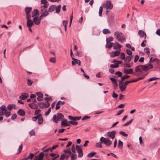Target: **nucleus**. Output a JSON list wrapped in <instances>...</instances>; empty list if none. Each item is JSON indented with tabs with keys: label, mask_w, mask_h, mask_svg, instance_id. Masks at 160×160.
Instances as JSON below:
<instances>
[{
	"label": "nucleus",
	"mask_w": 160,
	"mask_h": 160,
	"mask_svg": "<svg viewBox=\"0 0 160 160\" xmlns=\"http://www.w3.org/2000/svg\"><path fill=\"white\" fill-rule=\"evenodd\" d=\"M114 36L118 41L121 43H123L125 41L124 36L121 32L119 31L115 32Z\"/></svg>",
	"instance_id": "f257e3e1"
},
{
	"label": "nucleus",
	"mask_w": 160,
	"mask_h": 160,
	"mask_svg": "<svg viewBox=\"0 0 160 160\" xmlns=\"http://www.w3.org/2000/svg\"><path fill=\"white\" fill-rule=\"evenodd\" d=\"M48 4H43L41 6V13L42 14L40 16V19L42 18L45 17H46L48 14V11H47V9L48 8Z\"/></svg>",
	"instance_id": "f03ea898"
},
{
	"label": "nucleus",
	"mask_w": 160,
	"mask_h": 160,
	"mask_svg": "<svg viewBox=\"0 0 160 160\" xmlns=\"http://www.w3.org/2000/svg\"><path fill=\"white\" fill-rule=\"evenodd\" d=\"M143 65H138L135 68V72L134 75L136 76H138L142 74L143 71H144Z\"/></svg>",
	"instance_id": "7ed1b4c3"
},
{
	"label": "nucleus",
	"mask_w": 160,
	"mask_h": 160,
	"mask_svg": "<svg viewBox=\"0 0 160 160\" xmlns=\"http://www.w3.org/2000/svg\"><path fill=\"white\" fill-rule=\"evenodd\" d=\"M64 118V116L61 113H58L56 115H54L52 119L55 123H57L58 121H62Z\"/></svg>",
	"instance_id": "20e7f679"
},
{
	"label": "nucleus",
	"mask_w": 160,
	"mask_h": 160,
	"mask_svg": "<svg viewBox=\"0 0 160 160\" xmlns=\"http://www.w3.org/2000/svg\"><path fill=\"white\" fill-rule=\"evenodd\" d=\"M100 141L102 142H103L107 146H110L112 144V142L109 139L104 138L103 137H101L100 139Z\"/></svg>",
	"instance_id": "39448f33"
},
{
	"label": "nucleus",
	"mask_w": 160,
	"mask_h": 160,
	"mask_svg": "<svg viewBox=\"0 0 160 160\" xmlns=\"http://www.w3.org/2000/svg\"><path fill=\"white\" fill-rule=\"evenodd\" d=\"M119 82V88L121 91L122 92L125 90L126 88V87L124 85V82H121L118 81Z\"/></svg>",
	"instance_id": "423d86ee"
},
{
	"label": "nucleus",
	"mask_w": 160,
	"mask_h": 160,
	"mask_svg": "<svg viewBox=\"0 0 160 160\" xmlns=\"http://www.w3.org/2000/svg\"><path fill=\"white\" fill-rule=\"evenodd\" d=\"M120 51L121 49H119L118 50H116L115 52H112L110 53V56L112 57L113 58L115 56H119L120 54Z\"/></svg>",
	"instance_id": "0eeeda50"
},
{
	"label": "nucleus",
	"mask_w": 160,
	"mask_h": 160,
	"mask_svg": "<svg viewBox=\"0 0 160 160\" xmlns=\"http://www.w3.org/2000/svg\"><path fill=\"white\" fill-rule=\"evenodd\" d=\"M107 10L108 9H111L113 7L112 4H111L110 1H108L106 2V5L105 6Z\"/></svg>",
	"instance_id": "6e6552de"
},
{
	"label": "nucleus",
	"mask_w": 160,
	"mask_h": 160,
	"mask_svg": "<svg viewBox=\"0 0 160 160\" xmlns=\"http://www.w3.org/2000/svg\"><path fill=\"white\" fill-rule=\"evenodd\" d=\"M7 110L6 107L4 105L2 106L0 108V116L4 115V113Z\"/></svg>",
	"instance_id": "1a4fd4ad"
},
{
	"label": "nucleus",
	"mask_w": 160,
	"mask_h": 160,
	"mask_svg": "<svg viewBox=\"0 0 160 160\" xmlns=\"http://www.w3.org/2000/svg\"><path fill=\"white\" fill-rule=\"evenodd\" d=\"M72 59L73 60L72 62V66L75 65L76 63L79 66L81 65V62L79 60L75 59L74 58H72Z\"/></svg>",
	"instance_id": "9d476101"
},
{
	"label": "nucleus",
	"mask_w": 160,
	"mask_h": 160,
	"mask_svg": "<svg viewBox=\"0 0 160 160\" xmlns=\"http://www.w3.org/2000/svg\"><path fill=\"white\" fill-rule=\"evenodd\" d=\"M116 132L115 131H112L111 132H109L107 133L108 136L111 138L112 139L115 138V136Z\"/></svg>",
	"instance_id": "9b49d317"
},
{
	"label": "nucleus",
	"mask_w": 160,
	"mask_h": 160,
	"mask_svg": "<svg viewBox=\"0 0 160 160\" xmlns=\"http://www.w3.org/2000/svg\"><path fill=\"white\" fill-rule=\"evenodd\" d=\"M144 71H147L153 68V66L150 64L143 65Z\"/></svg>",
	"instance_id": "f8f14e48"
},
{
	"label": "nucleus",
	"mask_w": 160,
	"mask_h": 160,
	"mask_svg": "<svg viewBox=\"0 0 160 160\" xmlns=\"http://www.w3.org/2000/svg\"><path fill=\"white\" fill-rule=\"evenodd\" d=\"M112 62L114 63V65H115V67L116 68H118V65L122 63V62L121 61H117L115 59H114Z\"/></svg>",
	"instance_id": "ddd939ff"
},
{
	"label": "nucleus",
	"mask_w": 160,
	"mask_h": 160,
	"mask_svg": "<svg viewBox=\"0 0 160 160\" xmlns=\"http://www.w3.org/2000/svg\"><path fill=\"white\" fill-rule=\"evenodd\" d=\"M42 19H40V17L39 18L37 17H35L33 18V22L35 24L38 25L40 23V21Z\"/></svg>",
	"instance_id": "4468645a"
},
{
	"label": "nucleus",
	"mask_w": 160,
	"mask_h": 160,
	"mask_svg": "<svg viewBox=\"0 0 160 160\" xmlns=\"http://www.w3.org/2000/svg\"><path fill=\"white\" fill-rule=\"evenodd\" d=\"M138 34L141 37L143 38L144 37V39H146V34L142 30H139Z\"/></svg>",
	"instance_id": "2eb2a0df"
},
{
	"label": "nucleus",
	"mask_w": 160,
	"mask_h": 160,
	"mask_svg": "<svg viewBox=\"0 0 160 160\" xmlns=\"http://www.w3.org/2000/svg\"><path fill=\"white\" fill-rule=\"evenodd\" d=\"M36 94L38 96L37 98L38 101H42L43 99V94L40 92H36Z\"/></svg>",
	"instance_id": "dca6fc26"
},
{
	"label": "nucleus",
	"mask_w": 160,
	"mask_h": 160,
	"mask_svg": "<svg viewBox=\"0 0 160 160\" xmlns=\"http://www.w3.org/2000/svg\"><path fill=\"white\" fill-rule=\"evenodd\" d=\"M68 118L69 119L72 120V121H76L78 120H79L81 118V116L79 117H73L71 116H69Z\"/></svg>",
	"instance_id": "f3484780"
},
{
	"label": "nucleus",
	"mask_w": 160,
	"mask_h": 160,
	"mask_svg": "<svg viewBox=\"0 0 160 160\" xmlns=\"http://www.w3.org/2000/svg\"><path fill=\"white\" fill-rule=\"evenodd\" d=\"M124 73L126 74H130L132 73L134 74V72H133V69L132 68L125 69H124Z\"/></svg>",
	"instance_id": "a211bd4d"
},
{
	"label": "nucleus",
	"mask_w": 160,
	"mask_h": 160,
	"mask_svg": "<svg viewBox=\"0 0 160 160\" xmlns=\"http://www.w3.org/2000/svg\"><path fill=\"white\" fill-rule=\"evenodd\" d=\"M29 96L28 94L27 93H22V95L19 96V98L21 100L26 99Z\"/></svg>",
	"instance_id": "6ab92c4d"
},
{
	"label": "nucleus",
	"mask_w": 160,
	"mask_h": 160,
	"mask_svg": "<svg viewBox=\"0 0 160 160\" xmlns=\"http://www.w3.org/2000/svg\"><path fill=\"white\" fill-rule=\"evenodd\" d=\"M33 22L32 20H28L27 25L28 27L31 28L33 24Z\"/></svg>",
	"instance_id": "aec40b11"
},
{
	"label": "nucleus",
	"mask_w": 160,
	"mask_h": 160,
	"mask_svg": "<svg viewBox=\"0 0 160 160\" xmlns=\"http://www.w3.org/2000/svg\"><path fill=\"white\" fill-rule=\"evenodd\" d=\"M32 17L35 16H38L39 15V12L37 9H34L32 12Z\"/></svg>",
	"instance_id": "412c9836"
},
{
	"label": "nucleus",
	"mask_w": 160,
	"mask_h": 160,
	"mask_svg": "<svg viewBox=\"0 0 160 160\" xmlns=\"http://www.w3.org/2000/svg\"><path fill=\"white\" fill-rule=\"evenodd\" d=\"M29 106L32 109H37L38 108V105L34 103H31L29 104Z\"/></svg>",
	"instance_id": "4be33fe9"
},
{
	"label": "nucleus",
	"mask_w": 160,
	"mask_h": 160,
	"mask_svg": "<svg viewBox=\"0 0 160 160\" xmlns=\"http://www.w3.org/2000/svg\"><path fill=\"white\" fill-rule=\"evenodd\" d=\"M113 49H116L118 48H119V49L121 48V45H120L119 43L118 42H116L113 45Z\"/></svg>",
	"instance_id": "5701e85b"
},
{
	"label": "nucleus",
	"mask_w": 160,
	"mask_h": 160,
	"mask_svg": "<svg viewBox=\"0 0 160 160\" xmlns=\"http://www.w3.org/2000/svg\"><path fill=\"white\" fill-rule=\"evenodd\" d=\"M18 113L20 116H24L25 115V112L23 110L20 109L18 111Z\"/></svg>",
	"instance_id": "b1692460"
},
{
	"label": "nucleus",
	"mask_w": 160,
	"mask_h": 160,
	"mask_svg": "<svg viewBox=\"0 0 160 160\" xmlns=\"http://www.w3.org/2000/svg\"><path fill=\"white\" fill-rule=\"evenodd\" d=\"M61 125L65 126H69L68 121L66 119L64 120L61 122Z\"/></svg>",
	"instance_id": "393cba45"
},
{
	"label": "nucleus",
	"mask_w": 160,
	"mask_h": 160,
	"mask_svg": "<svg viewBox=\"0 0 160 160\" xmlns=\"http://www.w3.org/2000/svg\"><path fill=\"white\" fill-rule=\"evenodd\" d=\"M55 6L54 5H52L48 9V12H52L54 11L55 9Z\"/></svg>",
	"instance_id": "a878e982"
},
{
	"label": "nucleus",
	"mask_w": 160,
	"mask_h": 160,
	"mask_svg": "<svg viewBox=\"0 0 160 160\" xmlns=\"http://www.w3.org/2000/svg\"><path fill=\"white\" fill-rule=\"evenodd\" d=\"M15 104H9L7 107V109L11 111L12 108H15Z\"/></svg>",
	"instance_id": "bb28decb"
},
{
	"label": "nucleus",
	"mask_w": 160,
	"mask_h": 160,
	"mask_svg": "<svg viewBox=\"0 0 160 160\" xmlns=\"http://www.w3.org/2000/svg\"><path fill=\"white\" fill-rule=\"evenodd\" d=\"M76 149L78 153L79 152H82V149L80 146L76 145Z\"/></svg>",
	"instance_id": "cd10ccee"
},
{
	"label": "nucleus",
	"mask_w": 160,
	"mask_h": 160,
	"mask_svg": "<svg viewBox=\"0 0 160 160\" xmlns=\"http://www.w3.org/2000/svg\"><path fill=\"white\" fill-rule=\"evenodd\" d=\"M39 117H42V115L41 114H39V115L36 117L32 118V120L33 121H36L37 119H38Z\"/></svg>",
	"instance_id": "c85d7f7f"
},
{
	"label": "nucleus",
	"mask_w": 160,
	"mask_h": 160,
	"mask_svg": "<svg viewBox=\"0 0 160 160\" xmlns=\"http://www.w3.org/2000/svg\"><path fill=\"white\" fill-rule=\"evenodd\" d=\"M130 77V76L129 75H124L123 77H122L121 78V80H119L118 81H120L121 82H122L125 79L128 78Z\"/></svg>",
	"instance_id": "c756f323"
},
{
	"label": "nucleus",
	"mask_w": 160,
	"mask_h": 160,
	"mask_svg": "<svg viewBox=\"0 0 160 160\" xmlns=\"http://www.w3.org/2000/svg\"><path fill=\"white\" fill-rule=\"evenodd\" d=\"M43 121V119L42 117H39L38 119V123L40 125L42 124Z\"/></svg>",
	"instance_id": "7c9ffc66"
},
{
	"label": "nucleus",
	"mask_w": 160,
	"mask_h": 160,
	"mask_svg": "<svg viewBox=\"0 0 160 160\" xmlns=\"http://www.w3.org/2000/svg\"><path fill=\"white\" fill-rule=\"evenodd\" d=\"M113 45L112 43L110 42L108 43V44H107V43L105 46L106 48L110 49L112 47Z\"/></svg>",
	"instance_id": "2f4dec72"
},
{
	"label": "nucleus",
	"mask_w": 160,
	"mask_h": 160,
	"mask_svg": "<svg viewBox=\"0 0 160 160\" xmlns=\"http://www.w3.org/2000/svg\"><path fill=\"white\" fill-rule=\"evenodd\" d=\"M113 38L112 37H110L108 38H106V42L107 44H108V43L111 42L113 41Z\"/></svg>",
	"instance_id": "473e14b6"
},
{
	"label": "nucleus",
	"mask_w": 160,
	"mask_h": 160,
	"mask_svg": "<svg viewBox=\"0 0 160 160\" xmlns=\"http://www.w3.org/2000/svg\"><path fill=\"white\" fill-rule=\"evenodd\" d=\"M61 6L59 5L56 8V12L57 13H59L60 11Z\"/></svg>",
	"instance_id": "72a5a7b5"
},
{
	"label": "nucleus",
	"mask_w": 160,
	"mask_h": 160,
	"mask_svg": "<svg viewBox=\"0 0 160 160\" xmlns=\"http://www.w3.org/2000/svg\"><path fill=\"white\" fill-rule=\"evenodd\" d=\"M96 152H91L89 153L87 157L89 158H92L96 154Z\"/></svg>",
	"instance_id": "f704fd0d"
},
{
	"label": "nucleus",
	"mask_w": 160,
	"mask_h": 160,
	"mask_svg": "<svg viewBox=\"0 0 160 160\" xmlns=\"http://www.w3.org/2000/svg\"><path fill=\"white\" fill-rule=\"evenodd\" d=\"M77 157V155L75 153H72L71 155V160H75Z\"/></svg>",
	"instance_id": "c9c22d12"
},
{
	"label": "nucleus",
	"mask_w": 160,
	"mask_h": 160,
	"mask_svg": "<svg viewBox=\"0 0 160 160\" xmlns=\"http://www.w3.org/2000/svg\"><path fill=\"white\" fill-rule=\"evenodd\" d=\"M10 111H7V110L4 113V115L6 118L9 117L10 115Z\"/></svg>",
	"instance_id": "e433bc0d"
},
{
	"label": "nucleus",
	"mask_w": 160,
	"mask_h": 160,
	"mask_svg": "<svg viewBox=\"0 0 160 160\" xmlns=\"http://www.w3.org/2000/svg\"><path fill=\"white\" fill-rule=\"evenodd\" d=\"M102 32L104 34H106L107 33H110L111 32L110 30L108 29H104L102 30Z\"/></svg>",
	"instance_id": "4c0bfd02"
},
{
	"label": "nucleus",
	"mask_w": 160,
	"mask_h": 160,
	"mask_svg": "<svg viewBox=\"0 0 160 160\" xmlns=\"http://www.w3.org/2000/svg\"><path fill=\"white\" fill-rule=\"evenodd\" d=\"M144 52L148 55L150 54L149 49L148 48H145L144 49Z\"/></svg>",
	"instance_id": "58836bf2"
},
{
	"label": "nucleus",
	"mask_w": 160,
	"mask_h": 160,
	"mask_svg": "<svg viewBox=\"0 0 160 160\" xmlns=\"http://www.w3.org/2000/svg\"><path fill=\"white\" fill-rule=\"evenodd\" d=\"M32 8L30 7H27L25 8V11L26 14L30 13V12L31 11Z\"/></svg>",
	"instance_id": "ea45409f"
},
{
	"label": "nucleus",
	"mask_w": 160,
	"mask_h": 160,
	"mask_svg": "<svg viewBox=\"0 0 160 160\" xmlns=\"http://www.w3.org/2000/svg\"><path fill=\"white\" fill-rule=\"evenodd\" d=\"M123 147V142L120 140H119L118 143V147L120 148L121 149Z\"/></svg>",
	"instance_id": "a19ab883"
},
{
	"label": "nucleus",
	"mask_w": 160,
	"mask_h": 160,
	"mask_svg": "<svg viewBox=\"0 0 160 160\" xmlns=\"http://www.w3.org/2000/svg\"><path fill=\"white\" fill-rule=\"evenodd\" d=\"M110 79L111 81L112 82V83L113 84H116V87H117L118 84L116 82V79L113 78L111 77L110 78Z\"/></svg>",
	"instance_id": "79ce46f5"
},
{
	"label": "nucleus",
	"mask_w": 160,
	"mask_h": 160,
	"mask_svg": "<svg viewBox=\"0 0 160 160\" xmlns=\"http://www.w3.org/2000/svg\"><path fill=\"white\" fill-rule=\"evenodd\" d=\"M44 105V108H48L50 106V104L48 101H46L44 103H43Z\"/></svg>",
	"instance_id": "37998d69"
},
{
	"label": "nucleus",
	"mask_w": 160,
	"mask_h": 160,
	"mask_svg": "<svg viewBox=\"0 0 160 160\" xmlns=\"http://www.w3.org/2000/svg\"><path fill=\"white\" fill-rule=\"evenodd\" d=\"M131 58L130 56H127L126 57V59L125 60V61L127 62H129L131 61Z\"/></svg>",
	"instance_id": "c03bdc74"
},
{
	"label": "nucleus",
	"mask_w": 160,
	"mask_h": 160,
	"mask_svg": "<svg viewBox=\"0 0 160 160\" xmlns=\"http://www.w3.org/2000/svg\"><path fill=\"white\" fill-rule=\"evenodd\" d=\"M133 120V119H131L129 121L127 122L126 123L123 125V126H126L130 124Z\"/></svg>",
	"instance_id": "a18cd8bd"
},
{
	"label": "nucleus",
	"mask_w": 160,
	"mask_h": 160,
	"mask_svg": "<svg viewBox=\"0 0 160 160\" xmlns=\"http://www.w3.org/2000/svg\"><path fill=\"white\" fill-rule=\"evenodd\" d=\"M118 95L117 93H115L114 91L113 92L112 94V96L113 98L116 99L118 98Z\"/></svg>",
	"instance_id": "49530a36"
},
{
	"label": "nucleus",
	"mask_w": 160,
	"mask_h": 160,
	"mask_svg": "<svg viewBox=\"0 0 160 160\" xmlns=\"http://www.w3.org/2000/svg\"><path fill=\"white\" fill-rule=\"evenodd\" d=\"M56 58H51L49 59V62H51L55 63L56 62Z\"/></svg>",
	"instance_id": "de8ad7c7"
},
{
	"label": "nucleus",
	"mask_w": 160,
	"mask_h": 160,
	"mask_svg": "<svg viewBox=\"0 0 160 160\" xmlns=\"http://www.w3.org/2000/svg\"><path fill=\"white\" fill-rule=\"evenodd\" d=\"M29 134L30 137L35 135V132L33 129L32 130L29 132Z\"/></svg>",
	"instance_id": "09e8293b"
},
{
	"label": "nucleus",
	"mask_w": 160,
	"mask_h": 160,
	"mask_svg": "<svg viewBox=\"0 0 160 160\" xmlns=\"http://www.w3.org/2000/svg\"><path fill=\"white\" fill-rule=\"evenodd\" d=\"M159 78H156V77H152V78H149L148 80V82H150L152 81H153V80H156L157 79H159Z\"/></svg>",
	"instance_id": "8fccbe9b"
},
{
	"label": "nucleus",
	"mask_w": 160,
	"mask_h": 160,
	"mask_svg": "<svg viewBox=\"0 0 160 160\" xmlns=\"http://www.w3.org/2000/svg\"><path fill=\"white\" fill-rule=\"evenodd\" d=\"M38 105L40 108H41L43 109L44 108V104H43V103L42 102H39L38 103Z\"/></svg>",
	"instance_id": "3c124183"
},
{
	"label": "nucleus",
	"mask_w": 160,
	"mask_h": 160,
	"mask_svg": "<svg viewBox=\"0 0 160 160\" xmlns=\"http://www.w3.org/2000/svg\"><path fill=\"white\" fill-rule=\"evenodd\" d=\"M103 8L102 7H100L99 9V14L100 16H101Z\"/></svg>",
	"instance_id": "603ef678"
},
{
	"label": "nucleus",
	"mask_w": 160,
	"mask_h": 160,
	"mask_svg": "<svg viewBox=\"0 0 160 160\" xmlns=\"http://www.w3.org/2000/svg\"><path fill=\"white\" fill-rule=\"evenodd\" d=\"M121 58L122 60H125V54L122 52V53L120 55Z\"/></svg>",
	"instance_id": "864d4df0"
},
{
	"label": "nucleus",
	"mask_w": 160,
	"mask_h": 160,
	"mask_svg": "<svg viewBox=\"0 0 160 160\" xmlns=\"http://www.w3.org/2000/svg\"><path fill=\"white\" fill-rule=\"evenodd\" d=\"M64 152L67 153H69L70 155H71L72 154L70 151L69 149H68L67 150H64Z\"/></svg>",
	"instance_id": "5fc2aeb1"
},
{
	"label": "nucleus",
	"mask_w": 160,
	"mask_h": 160,
	"mask_svg": "<svg viewBox=\"0 0 160 160\" xmlns=\"http://www.w3.org/2000/svg\"><path fill=\"white\" fill-rule=\"evenodd\" d=\"M158 60V59L157 58H154L152 59V57H151L150 58V60L149 62H156Z\"/></svg>",
	"instance_id": "6e6d98bb"
},
{
	"label": "nucleus",
	"mask_w": 160,
	"mask_h": 160,
	"mask_svg": "<svg viewBox=\"0 0 160 160\" xmlns=\"http://www.w3.org/2000/svg\"><path fill=\"white\" fill-rule=\"evenodd\" d=\"M41 110L39 109L36 110L35 111L34 115H38L39 114H40Z\"/></svg>",
	"instance_id": "4d7b16f0"
},
{
	"label": "nucleus",
	"mask_w": 160,
	"mask_h": 160,
	"mask_svg": "<svg viewBox=\"0 0 160 160\" xmlns=\"http://www.w3.org/2000/svg\"><path fill=\"white\" fill-rule=\"evenodd\" d=\"M119 134L125 137H127L128 136V135L127 134L122 131L120 132H119Z\"/></svg>",
	"instance_id": "13d9d810"
},
{
	"label": "nucleus",
	"mask_w": 160,
	"mask_h": 160,
	"mask_svg": "<svg viewBox=\"0 0 160 160\" xmlns=\"http://www.w3.org/2000/svg\"><path fill=\"white\" fill-rule=\"evenodd\" d=\"M115 74L116 75H118L119 77H121L122 76V73L120 71H118L115 72Z\"/></svg>",
	"instance_id": "bf43d9fd"
},
{
	"label": "nucleus",
	"mask_w": 160,
	"mask_h": 160,
	"mask_svg": "<svg viewBox=\"0 0 160 160\" xmlns=\"http://www.w3.org/2000/svg\"><path fill=\"white\" fill-rule=\"evenodd\" d=\"M139 58V56L137 55H136L134 57V62H136L138 61V60Z\"/></svg>",
	"instance_id": "052dcab7"
},
{
	"label": "nucleus",
	"mask_w": 160,
	"mask_h": 160,
	"mask_svg": "<svg viewBox=\"0 0 160 160\" xmlns=\"http://www.w3.org/2000/svg\"><path fill=\"white\" fill-rule=\"evenodd\" d=\"M27 80L28 81V85L29 86H31L32 84V81L29 79H27Z\"/></svg>",
	"instance_id": "680f3d73"
},
{
	"label": "nucleus",
	"mask_w": 160,
	"mask_h": 160,
	"mask_svg": "<svg viewBox=\"0 0 160 160\" xmlns=\"http://www.w3.org/2000/svg\"><path fill=\"white\" fill-rule=\"evenodd\" d=\"M123 65L126 67L127 68H130L132 67L129 63H124L123 64Z\"/></svg>",
	"instance_id": "e2e57ef3"
},
{
	"label": "nucleus",
	"mask_w": 160,
	"mask_h": 160,
	"mask_svg": "<svg viewBox=\"0 0 160 160\" xmlns=\"http://www.w3.org/2000/svg\"><path fill=\"white\" fill-rule=\"evenodd\" d=\"M51 108H48V111L45 112V115L47 116L50 113L51 111Z\"/></svg>",
	"instance_id": "0e129e2a"
},
{
	"label": "nucleus",
	"mask_w": 160,
	"mask_h": 160,
	"mask_svg": "<svg viewBox=\"0 0 160 160\" xmlns=\"http://www.w3.org/2000/svg\"><path fill=\"white\" fill-rule=\"evenodd\" d=\"M126 52H127V54L129 55H131L132 54V52L130 50L128 49H127Z\"/></svg>",
	"instance_id": "69168bd1"
},
{
	"label": "nucleus",
	"mask_w": 160,
	"mask_h": 160,
	"mask_svg": "<svg viewBox=\"0 0 160 160\" xmlns=\"http://www.w3.org/2000/svg\"><path fill=\"white\" fill-rule=\"evenodd\" d=\"M22 145L21 144L19 147L18 154L20 153L22 151Z\"/></svg>",
	"instance_id": "338daca9"
},
{
	"label": "nucleus",
	"mask_w": 160,
	"mask_h": 160,
	"mask_svg": "<svg viewBox=\"0 0 160 160\" xmlns=\"http://www.w3.org/2000/svg\"><path fill=\"white\" fill-rule=\"evenodd\" d=\"M34 155L33 153H31L30 155L28 157L29 159H32Z\"/></svg>",
	"instance_id": "774afa93"
}]
</instances>
